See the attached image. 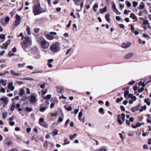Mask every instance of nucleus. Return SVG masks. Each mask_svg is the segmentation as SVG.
<instances>
[{"label": "nucleus", "instance_id": "1", "mask_svg": "<svg viewBox=\"0 0 151 151\" xmlns=\"http://www.w3.org/2000/svg\"><path fill=\"white\" fill-rule=\"evenodd\" d=\"M20 36L22 37V40L24 38V39L21 45L23 49L25 50L26 49L29 47L31 46L32 44L31 40L28 37H24L22 33H20L18 37H19Z\"/></svg>", "mask_w": 151, "mask_h": 151}, {"label": "nucleus", "instance_id": "2", "mask_svg": "<svg viewBox=\"0 0 151 151\" xmlns=\"http://www.w3.org/2000/svg\"><path fill=\"white\" fill-rule=\"evenodd\" d=\"M43 9L41 6L40 4L35 5L33 9V12L35 16L39 15L44 12Z\"/></svg>", "mask_w": 151, "mask_h": 151}, {"label": "nucleus", "instance_id": "3", "mask_svg": "<svg viewBox=\"0 0 151 151\" xmlns=\"http://www.w3.org/2000/svg\"><path fill=\"white\" fill-rule=\"evenodd\" d=\"M50 49L52 52L54 53L58 52L61 49L59 43L58 42L54 43L50 46Z\"/></svg>", "mask_w": 151, "mask_h": 151}, {"label": "nucleus", "instance_id": "4", "mask_svg": "<svg viewBox=\"0 0 151 151\" xmlns=\"http://www.w3.org/2000/svg\"><path fill=\"white\" fill-rule=\"evenodd\" d=\"M39 43L41 47L44 49L47 48L49 45V43L43 38L41 39Z\"/></svg>", "mask_w": 151, "mask_h": 151}, {"label": "nucleus", "instance_id": "5", "mask_svg": "<svg viewBox=\"0 0 151 151\" xmlns=\"http://www.w3.org/2000/svg\"><path fill=\"white\" fill-rule=\"evenodd\" d=\"M125 116L124 114H122L121 116L119 114L117 115V121L119 124H122L124 122Z\"/></svg>", "mask_w": 151, "mask_h": 151}, {"label": "nucleus", "instance_id": "6", "mask_svg": "<svg viewBox=\"0 0 151 151\" xmlns=\"http://www.w3.org/2000/svg\"><path fill=\"white\" fill-rule=\"evenodd\" d=\"M15 17L16 20L14 24V25L17 26L19 24L21 20V18L20 16L17 14L16 15Z\"/></svg>", "mask_w": 151, "mask_h": 151}, {"label": "nucleus", "instance_id": "7", "mask_svg": "<svg viewBox=\"0 0 151 151\" xmlns=\"http://www.w3.org/2000/svg\"><path fill=\"white\" fill-rule=\"evenodd\" d=\"M29 101L32 103L35 104L36 103L37 99V96H31L29 98Z\"/></svg>", "mask_w": 151, "mask_h": 151}, {"label": "nucleus", "instance_id": "8", "mask_svg": "<svg viewBox=\"0 0 151 151\" xmlns=\"http://www.w3.org/2000/svg\"><path fill=\"white\" fill-rule=\"evenodd\" d=\"M0 100L2 102H4V104L3 105V107H4L8 104L9 101L8 98L7 97H3L0 98Z\"/></svg>", "mask_w": 151, "mask_h": 151}, {"label": "nucleus", "instance_id": "9", "mask_svg": "<svg viewBox=\"0 0 151 151\" xmlns=\"http://www.w3.org/2000/svg\"><path fill=\"white\" fill-rule=\"evenodd\" d=\"M113 11L115 13L117 14L120 15L121 14L120 12H119L118 10L116 8V5L115 3L113 2V4L112 6Z\"/></svg>", "mask_w": 151, "mask_h": 151}, {"label": "nucleus", "instance_id": "10", "mask_svg": "<svg viewBox=\"0 0 151 151\" xmlns=\"http://www.w3.org/2000/svg\"><path fill=\"white\" fill-rule=\"evenodd\" d=\"M131 45V44L129 42H127L126 43H123L122 45V47L124 49L127 48L129 47Z\"/></svg>", "mask_w": 151, "mask_h": 151}, {"label": "nucleus", "instance_id": "11", "mask_svg": "<svg viewBox=\"0 0 151 151\" xmlns=\"http://www.w3.org/2000/svg\"><path fill=\"white\" fill-rule=\"evenodd\" d=\"M134 54L132 52H130L126 54L124 57V58L125 59H129L131 58L133 55Z\"/></svg>", "mask_w": 151, "mask_h": 151}, {"label": "nucleus", "instance_id": "12", "mask_svg": "<svg viewBox=\"0 0 151 151\" xmlns=\"http://www.w3.org/2000/svg\"><path fill=\"white\" fill-rule=\"evenodd\" d=\"M100 12L101 14H103L104 12H106L107 11L106 7V6L104 7L103 9H100Z\"/></svg>", "mask_w": 151, "mask_h": 151}, {"label": "nucleus", "instance_id": "13", "mask_svg": "<svg viewBox=\"0 0 151 151\" xmlns=\"http://www.w3.org/2000/svg\"><path fill=\"white\" fill-rule=\"evenodd\" d=\"M144 101L147 103V104L149 106L150 104V100L149 98L146 99L144 100Z\"/></svg>", "mask_w": 151, "mask_h": 151}, {"label": "nucleus", "instance_id": "14", "mask_svg": "<svg viewBox=\"0 0 151 151\" xmlns=\"http://www.w3.org/2000/svg\"><path fill=\"white\" fill-rule=\"evenodd\" d=\"M77 134L76 133H75V134H74L73 135H69V137L70 139V140H72V139H73L76 137L77 136Z\"/></svg>", "mask_w": 151, "mask_h": 151}, {"label": "nucleus", "instance_id": "15", "mask_svg": "<svg viewBox=\"0 0 151 151\" xmlns=\"http://www.w3.org/2000/svg\"><path fill=\"white\" fill-rule=\"evenodd\" d=\"M33 57L36 59H38L40 58L41 56L39 53H37L34 54Z\"/></svg>", "mask_w": 151, "mask_h": 151}, {"label": "nucleus", "instance_id": "16", "mask_svg": "<svg viewBox=\"0 0 151 151\" xmlns=\"http://www.w3.org/2000/svg\"><path fill=\"white\" fill-rule=\"evenodd\" d=\"M110 14L108 13L105 16V18L106 20L108 22H109L110 19L109 18L110 17Z\"/></svg>", "mask_w": 151, "mask_h": 151}, {"label": "nucleus", "instance_id": "17", "mask_svg": "<svg viewBox=\"0 0 151 151\" xmlns=\"http://www.w3.org/2000/svg\"><path fill=\"white\" fill-rule=\"evenodd\" d=\"M139 9H143L145 7V5L144 3L143 2H142L140 3V5L139 6Z\"/></svg>", "mask_w": 151, "mask_h": 151}, {"label": "nucleus", "instance_id": "18", "mask_svg": "<svg viewBox=\"0 0 151 151\" xmlns=\"http://www.w3.org/2000/svg\"><path fill=\"white\" fill-rule=\"evenodd\" d=\"M0 83H1L3 86H5L6 85V83L3 79L0 80Z\"/></svg>", "mask_w": 151, "mask_h": 151}, {"label": "nucleus", "instance_id": "19", "mask_svg": "<svg viewBox=\"0 0 151 151\" xmlns=\"http://www.w3.org/2000/svg\"><path fill=\"white\" fill-rule=\"evenodd\" d=\"M8 113L6 112L3 113L2 114V118L3 119H5L7 116Z\"/></svg>", "mask_w": 151, "mask_h": 151}, {"label": "nucleus", "instance_id": "20", "mask_svg": "<svg viewBox=\"0 0 151 151\" xmlns=\"http://www.w3.org/2000/svg\"><path fill=\"white\" fill-rule=\"evenodd\" d=\"M147 123H150L151 122V116H150V114H148L147 115Z\"/></svg>", "mask_w": 151, "mask_h": 151}, {"label": "nucleus", "instance_id": "21", "mask_svg": "<svg viewBox=\"0 0 151 151\" xmlns=\"http://www.w3.org/2000/svg\"><path fill=\"white\" fill-rule=\"evenodd\" d=\"M20 92L19 93V95L20 96H22L24 93V91L23 88H21L19 89Z\"/></svg>", "mask_w": 151, "mask_h": 151}, {"label": "nucleus", "instance_id": "22", "mask_svg": "<svg viewBox=\"0 0 151 151\" xmlns=\"http://www.w3.org/2000/svg\"><path fill=\"white\" fill-rule=\"evenodd\" d=\"M104 110L103 108H101L99 110V112L102 114H104Z\"/></svg>", "mask_w": 151, "mask_h": 151}, {"label": "nucleus", "instance_id": "23", "mask_svg": "<svg viewBox=\"0 0 151 151\" xmlns=\"http://www.w3.org/2000/svg\"><path fill=\"white\" fill-rule=\"evenodd\" d=\"M52 133L54 135L57 134H58V130L56 129H54L52 132Z\"/></svg>", "mask_w": 151, "mask_h": 151}, {"label": "nucleus", "instance_id": "24", "mask_svg": "<svg viewBox=\"0 0 151 151\" xmlns=\"http://www.w3.org/2000/svg\"><path fill=\"white\" fill-rule=\"evenodd\" d=\"M147 106H142L141 109L139 110V111L140 112H142L143 111V110H145Z\"/></svg>", "mask_w": 151, "mask_h": 151}, {"label": "nucleus", "instance_id": "25", "mask_svg": "<svg viewBox=\"0 0 151 151\" xmlns=\"http://www.w3.org/2000/svg\"><path fill=\"white\" fill-rule=\"evenodd\" d=\"M130 17L132 18L133 19L136 20L137 19L136 17L133 13H132L131 14Z\"/></svg>", "mask_w": 151, "mask_h": 151}, {"label": "nucleus", "instance_id": "26", "mask_svg": "<svg viewBox=\"0 0 151 151\" xmlns=\"http://www.w3.org/2000/svg\"><path fill=\"white\" fill-rule=\"evenodd\" d=\"M47 37L48 39L50 40H52L54 38L53 36L50 35H48Z\"/></svg>", "mask_w": 151, "mask_h": 151}, {"label": "nucleus", "instance_id": "27", "mask_svg": "<svg viewBox=\"0 0 151 151\" xmlns=\"http://www.w3.org/2000/svg\"><path fill=\"white\" fill-rule=\"evenodd\" d=\"M63 90V87L58 88H57L58 91L60 93H61Z\"/></svg>", "mask_w": 151, "mask_h": 151}, {"label": "nucleus", "instance_id": "28", "mask_svg": "<svg viewBox=\"0 0 151 151\" xmlns=\"http://www.w3.org/2000/svg\"><path fill=\"white\" fill-rule=\"evenodd\" d=\"M65 143L63 144V145H65L68 144L70 143V142L68 141V138H66L64 140Z\"/></svg>", "mask_w": 151, "mask_h": 151}, {"label": "nucleus", "instance_id": "29", "mask_svg": "<svg viewBox=\"0 0 151 151\" xmlns=\"http://www.w3.org/2000/svg\"><path fill=\"white\" fill-rule=\"evenodd\" d=\"M139 86H141L142 87H144L145 86V83H144V82H142V81H140L139 83Z\"/></svg>", "mask_w": 151, "mask_h": 151}, {"label": "nucleus", "instance_id": "30", "mask_svg": "<svg viewBox=\"0 0 151 151\" xmlns=\"http://www.w3.org/2000/svg\"><path fill=\"white\" fill-rule=\"evenodd\" d=\"M11 40H9L7 41V42H6V45H5V48H7L8 46L9 45V43H10V42H11Z\"/></svg>", "mask_w": 151, "mask_h": 151}, {"label": "nucleus", "instance_id": "31", "mask_svg": "<svg viewBox=\"0 0 151 151\" xmlns=\"http://www.w3.org/2000/svg\"><path fill=\"white\" fill-rule=\"evenodd\" d=\"M40 124L42 126L44 127H45L47 128V125L45 122H43V123H40Z\"/></svg>", "mask_w": 151, "mask_h": 151}, {"label": "nucleus", "instance_id": "32", "mask_svg": "<svg viewBox=\"0 0 151 151\" xmlns=\"http://www.w3.org/2000/svg\"><path fill=\"white\" fill-rule=\"evenodd\" d=\"M15 107V104L14 103L12 104V105L11 106V110L12 111H13L14 110Z\"/></svg>", "mask_w": 151, "mask_h": 151}, {"label": "nucleus", "instance_id": "33", "mask_svg": "<svg viewBox=\"0 0 151 151\" xmlns=\"http://www.w3.org/2000/svg\"><path fill=\"white\" fill-rule=\"evenodd\" d=\"M82 114V111H81L78 114V119L79 120L81 121H82V120L81 119V117Z\"/></svg>", "mask_w": 151, "mask_h": 151}, {"label": "nucleus", "instance_id": "34", "mask_svg": "<svg viewBox=\"0 0 151 151\" xmlns=\"http://www.w3.org/2000/svg\"><path fill=\"white\" fill-rule=\"evenodd\" d=\"M73 30L74 31H76L77 30V26L76 24H73Z\"/></svg>", "mask_w": 151, "mask_h": 151}, {"label": "nucleus", "instance_id": "35", "mask_svg": "<svg viewBox=\"0 0 151 151\" xmlns=\"http://www.w3.org/2000/svg\"><path fill=\"white\" fill-rule=\"evenodd\" d=\"M138 4V3L136 1H133L132 2L133 6L134 7H136Z\"/></svg>", "mask_w": 151, "mask_h": 151}, {"label": "nucleus", "instance_id": "36", "mask_svg": "<svg viewBox=\"0 0 151 151\" xmlns=\"http://www.w3.org/2000/svg\"><path fill=\"white\" fill-rule=\"evenodd\" d=\"M51 96V95L48 94V95H47L46 97H44V98L45 100L49 99L50 98Z\"/></svg>", "mask_w": 151, "mask_h": 151}, {"label": "nucleus", "instance_id": "37", "mask_svg": "<svg viewBox=\"0 0 151 151\" xmlns=\"http://www.w3.org/2000/svg\"><path fill=\"white\" fill-rule=\"evenodd\" d=\"M143 24L144 25H146L149 24V23L147 20L144 19Z\"/></svg>", "mask_w": 151, "mask_h": 151}, {"label": "nucleus", "instance_id": "38", "mask_svg": "<svg viewBox=\"0 0 151 151\" xmlns=\"http://www.w3.org/2000/svg\"><path fill=\"white\" fill-rule=\"evenodd\" d=\"M123 100V98L122 97H121L120 98H118L116 99V102L117 103H118L122 101Z\"/></svg>", "mask_w": 151, "mask_h": 151}, {"label": "nucleus", "instance_id": "39", "mask_svg": "<svg viewBox=\"0 0 151 151\" xmlns=\"http://www.w3.org/2000/svg\"><path fill=\"white\" fill-rule=\"evenodd\" d=\"M47 107H43L40 108V110L41 112H43L45 110L47 109Z\"/></svg>", "mask_w": 151, "mask_h": 151}, {"label": "nucleus", "instance_id": "40", "mask_svg": "<svg viewBox=\"0 0 151 151\" xmlns=\"http://www.w3.org/2000/svg\"><path fill=\"white\" fill-rule=\"evenodd\" d=\"M6 36L4 35L1 34L0 35V38L2 39H4V40L5 39Z\"/></svg>", "mask_w": 151, "mask_h": 151}, {"label": "nucleus", "instance_id": "41", "mask_svg": "<svg viewBox=\"0 0 151 151\" xmlns=\"http://www.w3.org/2000/svg\"><path fill=\"white\" fill-rule=\"evenodd\" d=\"M135 132H130L128 133V135L129 136H133L134 135Z\"/></svg>", "mask_w": 151, "mask_h": 151}, {"label": "nucleus", "instance_id": "42", "mask_svg": "<svg viewBox=\"0 0 151 151\" xmlns=\"http://www.w3.org/2000/svg\"><path fill=\"white\" fill-rule=\"evenodd\" d=\"M25 110L27 111L28 112H30L32 111V109L29 107H26L25 108Z\"/></svg>", "mask_w": 151, "mask_h": 151}, {"label": "nucleus", "instance_id": "43", "mask_svg": "<svg viewBox=\"0 0 151 151\" xmlns=\"http://www.w3.org/2000/svg\"><path fill=\"white\" fill-rule=\"evenodd\" d=\"M70 120L69 119H67L66 122L65 123L64 125V127H67L68 126V124L69 123Z\"/></svg>", "mask_w": 151, "mask_h": 151}, {"label": "nucleus", "instance_id": "44", "mask_svg": "<svg viewBox=\"0 0 151 151\" xmlns=\"http://www.w3.org/2000/svg\"><path fill=\"white\" fill-rule=\"evenodd\" d=\"M10 19V18L9 17H6L5 19V22H6L7 23H8Z\"/></svg>", "mask_w": 151, "mask_h": 151}, {"label": "nucleus", "instance_id": "45", "mask_svg": "<svg viewBox=\"0 0 151 151\" xmlns=\"http://www.w3.org/2000/svg\"><path fill=\"white\" fill-rule=\"evenodd\" d=\"M72 48H70L68 50H67L66 52L65 55H68L72 50Z\"/></svg>", "mask_w": 151, "mask_h": 151}, {"label": "nucleus", "instance_id": "46", "mask_svg": "<svg viewBox=\"0 0 151 151\" xmlns=\"http://www.w3.org/2000/svg\"><path fill=\"white\" fill-rule=\"evenodd\" d=\"M98 7V5L96 4H95L93 6V10L95 12H96V8H97Z\"/></svg>", "mask_w": 151, "mask_h": 151}, {"label": "nucleus", "instance_id": "47", "mask_svg": "<svg viewBox=\"0 0 151 151\" xmlns=\"http://www.w3.org/2000/svg\"><path fill=\"white\" fill-rule=\"evenodd\" d=\"M83 2H84V1H82L81 4H80V6H81V9H80L79 10H78V11H81V10L83 6Z\"/></svg>", "mask_w": 151, "mask_h": 151}, {"label": "nucleus", "instance_id": "48", "mask_svg": "<svg viewBox=\"0 0 151 151\" xmlns=\"http://www.w3.org/2000/svg\"><path fill=\"white\" fill-rule=\"evenodd\" d=\"M14 55L15 54L14 53H12V51L9 52L8 54V55L9 57H11Z\"/></svg>", "mask_w": 151, "mask_h": 151}, {"label": "nucleus", "instance_id": "49", "mask_svg": "<svg viewBox=\"0 0 151 151\" xmlns=\"http://www.w3.org/2000/svg\"><path fill=\"white\" fill-rule=\"evenodd\" d=\"M129 94V91H126L124 92V97H126L127 95Z\"/></svg>", "mask_w": 151, "mask_h": 151}, {"label": "nucleus", "instance_id": "50", "mask_svg": "<svg viewBox=\"0 0 151 151\" xmlns=\"http://www.w3.org/2000/svg\"><path fill=\"white\" fill-rule=\"evenodd\" d=\"M144 87H142L141 88L138 90V91L139 92H141L144 91Z\"/></svg>", "mask_w": 151, "mask_h": 151}, {"label": "nucleus", "instance_id": "51", "mask_svg": "<svg viewBox=\"0 0 151 151\" xmlns=\"http://www.w3.org/2000/svg\"><path fill=\"white\" fill-rule=\"evenodd\" d=\"M142 36L146 38H147L148 39H149L150 38V37L148 35L145 34H143Z\"/></svg>", "mask_w": 151, "mask_h": 151}, {"label": "nucleus", "instance_id": "52", "mask_svg": "<svg viewBox=\"0 0 151 151\" xmlns=\"http://www.w3.org/2000/svg\"><path fill=\"white\" fill-rule=\"evenodd\" d=\"M24 80L33 81L34 80V79L32 78H26L24 79Z\"/></svg>", "mask_w": 151, "mask_h": 151}, {"label": "nucleus", "instance_id": "53", "mask_svg": "<svg viewBox=\"0 0 151 151\" xmlns=\"http://www.w3.org/2000/svg\"><path fill=\"white\" fill-rule=\"evenodd\" d=\"M0 92L3 93L5 92V88L1 87V90H0Z\"/></svg>", "mask_w": 151, "mask_h": 151}, {"label": "nucleus", "instance_id": "54", "mask_svg": "<svg viewBox=\"0 0 151 151\" xmlns=\"http://www.w3.org/2000/svg\"><path fill=\"white\" fill-rule=\"evenodd\" d=\"M44 119L43 118H40L39 119V122H40V123H42V122H44Z\"/></svg>", "mask_w": 151, "mask_h": 151}, {"label": "nucleus", "instance_id": "55", "mask_svg": "<svg viewBox=\"0 0 151 151\" xmlns=\"http://www.w3.org/2000/svg\"><path fill=\"white\" fill-rule=\"evenodd\" d=\"M131 110L133 112H135L136 111L138 110V109H136V108L133 107L131 109Z\"/></svg>", "mask_w": 151, "mask_h": 151}, {"label": "nucleus", "instance_id": "56", "mask_svg": "<svg viewBox=\"0 0 151 151\" xmlns=\"http://www.w3.org/2000/svg\"><path fill=\"white\" fill-rule=\"evenodd\" d=\"M15 118V116L14 115H13L12 117L10 118L8 120L10 121H12Z\"/></svg>", "mask_w": 151, "mask_h": 151}, {"label": "nucleus", "instance_id": "57", "mask_svg": "<svg viewBox=\"0 0 151 151\" xmlns=\"http://www.w3.org/2000/svg\"><path fill=\"white\" fill-rule=\"evenodd\" d=\"M79 1L78 0H76V1L75 2V4L77 6H79L80 4L79 3Z\"/></svg>", "mask_w": 151, "mask_h": 151}, {"label": "nucleus", "instance_id": "58", "mask_svg": "<svg viewBox=\"0 0 151 151\" xmlns=\"http://www.w3.org/2000/svg\"><path fill=\"white\" fill-rule=\"evenodd\" d=\"M26 68H29L31 70H33V67L31 65H28L26 67Z\"/></svg>", "mask_w": 151, "mask_h": 151}, {"label": "nucleus", "instance_id": "59", "mask_svg": "<svg viewBox=\"0 0 151 151\" xmlns=\"http://www.w3.org/2000/svg\"><path fill=\"white\" fill-rule=\"evenodd\" d=\"M13 84V83L12 82H11L10 83H9L8 84V88L9 89H10L11 87L12 86H13L12 85Z\"/></svg>", "mask_w": 151, "mask_h": 151}, {"label": "nucleus", "instance_id": "60", "mask_svg": "<svg viewBox=\"0 0 151 151\" xmlns=\"http://www.w3.org/2000/svg\"><path fill=\"white\" fill-rule=\"evenodd\" d=\"M40 29L38 28H35L34 29V31L36 33L38 32L39 31Z\"/></svg>", "mask_w": 151, "mask_h": 151}, {"label": "nucleus", "instance_id": "61", "mask_svg": "<svg viewBox=\"0 0 151 151\" xmlns=\"http://www.w3.org/2000/svg\"><path fill=\"white\" fill-rule=\"evenodd\" d=\"M58 114V113L57 112L54 113H52L51 114V115L52 117L53 116H56Z\"/></svg>", "mask_w": 151, "mask_h": 151}, {"label": "nucleus", "instance_id": "62", "mask_svg": "<svg viewBox=\"0 0 151 151\" xmlns=\"http://www.w3.org/2000/svg\"><path fill=\"white\" fill-rule=\"evenodd\" d=\"M66 109L68 111H70L72 110V107L71 106H69L66 108Z\"/></svg>", "mask_w": 151, "mask_h": 151}, {"label": "nucleus", "instance_id": "63", "mask_svg": "<svg viewBox=\"0 0 151 151\" xmlns=\"http://www.w3.org/2000/svg\"><path fill=\"white\" fill-rule=\"evenodd\" d=\"M48 145L47 142H45L44 144V146L45 148H47Z\"/></svg>", "mask_w": 151, "mask_h": 151}, {"label": "nucleus", "instance_id": "64", "mask_svg": "<svg viewBox=\"0 0 151 151\" xmlns=\"http://www.w3.org/2000/svg\"><path fill=\"white\" fill-rule=\"evenodd\" d=\"M131 5V4L130 2H127V6L128 7H130Z\"/></svg>", "mask_w": 151, "mask_h": 151}]
</instances>
